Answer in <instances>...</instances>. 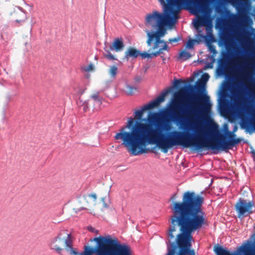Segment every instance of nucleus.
<instances>
[{"label":"nucleus","instance_id":"f257e3e1","mask_svg":"<svg viewBox=\"0 0 255 255\" xmlns=\"http://www.w3.org/2000/svg\"><path fill=\"white\" fill-rule=\"evenodd\" d=\"M158 117L157 113H149L147 123L134 122L133 118H130L127 125L120 129L115 138L122 140V144L134 156L148 153L150 149L147 146L150 144H155L165 153L174 146L190 147L191 133L174 130L171 133V136H167L160 128L153 127Z\"/></svg>","mask_w":255,"mask_h":255},{"label":"nucleus","instance_id":"f03ea898","mask_svg":"<svg viewBox=\"0 0 255 255\" xmlns=\"http://www.w3.org/2000/svg\"><path fill=\"white\" fill-rule=\"evenodd\" d=\"M202 201L192 195H185L183 202L175 203L171 218V226L167 234L168 242L179 248L177 255H195L191 246L192 233L208 225L205 213L201 209Z\"/></svg>","mask_w":255,"mask_h":255},{"label":"nucleus","instance_id":"7ed1b4c3","mask_svg":"<svg viewBox=\"0 0 255 255\" xmlns=\"http://www.w3.org/2000/svg\"><path fill=\"white\" fill-rule=\"evenodd\" d=\"M162 6L163 13L156 10L148 13L145 17L146 22L151 25L158 24L177 15L183 9H190L194 13H205L209 8L210 0H158ZM236 7L239 14L244 16L247 13V8L250 6L249 0H228Z\"/></svg>","mask_w":255,"mask_h":255},{"label":"nucleus","instance_id":"20e7f679","mask_svg":"<svg viewBox=\"0 0 255 255\" xmlns=\"http://www.w3.org/2000/svg\"><path fill=\"white\" fill-rule=\"evenodd\" d=\"M195 129V133L191 135L190 147L197 151L204 148L226 151L242 141L241 138H236L237 126H235L233 131H229L227 128L225 134H219L215 140H208L205 138L209 135L211 131L208 128L201 127L199 124L196 125Z\"/></svg>","mask_w":255,"mask_h":255},{"label":"nucleus","instance_id":"39448f33","mask_svg":"<svg viewBox=\"0 0 255 255\" xmlns=\"http://www.w3.org/2000/svg\"><path fill=\"white\" fill-rule=\"evenodd\" d=\"M187 89L182 88L179 92L174 94L175 99L172 101L169 108L165 113L171 116L173 121L177 123H183L184 127H188L189 129H193L190 128V124L195 121L196 115L200 114L203 117L208 116L211 111V104L209 101V97L206 95H203L200 99V103L188 107L181 114L177 112L178 102L185 95Z\"/></svg>","mask_w":255,"mask_h":255},{"label":"nucleus","instance_id":"423d86ee","mask_svg":"<svg viewBox=\"0 0 255 255\" xmlns=\"http://www.w3.org/2000/svg\"><path fill=\"white\" fill-rule=\"evenodd\" d=\"M93 241L97 243V247L85 246L80 255H131L130 248L119 244L117 239L96 237Z\"/></svg>","mask_w":255,"mask_h":255},{"label":"nucleus","instance_id":"0eeeda50","mask_svg":"<svg viewBox=\"0 0 255 255\" xmlns=\"http://www.w3.org/2000/svg\"><path fill=\"white\" fill-rule=\"evenodd\" d=\"M74 238L68 230H60L50 243L51 249L60 255H80L73 246Z\"/></svg>","mask_w":255,"mask_h":255},{"label":"nucleus","instance_id":"6e6552de","mask_svg":"<svg viewBox=\"0 0 255 255\" xmlns=\"http://www.w3.org/2000/svg\"><path fill=\"white\" fill-rule=\"evenodd\" d=\"M178 18V14L177 15H173V16L158 24L157 25L158 26L157 32H150L148 30H146L145 31L148 37L146 41L147 45L150 46L153 39L156 40V45L159 44V43H163V40H161L160 38L163 36L166 32L165 27H172L175 25ZM155 47H156V46H155Z\"/></svg>","mask_w":255,"mask_h":255},{"label":"nucleus","instance_id":"1a4fd4ad","mask_svg":"<svg viewBox=\"0 0 255 255\" xmlns=\"http://www.w3.org/2000/svg\"><path fill=\"white\" fill-rule=\"evenodd\" d=\"M214 251L217 255H255V242L247 240L232 253L219 245L215 246Z\"/></svg>","mask_w":255,"mask_h":255},{"label":"nucleus","instance_id":"9d476101","mask_svg":"<svg viewBox=\"0 0 255 255\" xmlns=\"http://www.w3.org/2000/svg\"><path fill=\"white\" fill-rule=\"evenodd\" d=\"M170 89L166 90L162 92L160 95L157 97L155 100L144 105L140 110L135 111L134 112L135 119L138 121L141 122L143 112L158 106L161 103L164 102L165 96L170 92Z\"/></svg>","mask_w":255,"mask_h":255},{"label":"nucleus","instance_id":"9b49d317","mask_svg":"<svg viewBox=\"0 0 255 255\" xmlns=\"http://www.w3.org/2000/svg\"><path fill=\"white\" fill-rule=\"evenodd\" d=\"M254 206L253 202H247L246 200L240 199L235 205V208L238 213L239 216L244 215L247 213L251 214L253 213L252 207Z\"/></svg>","mask_w":255,"mask_h":255},{"label":"nucleus","instance_id":"f8f14e48","mask_svg":"<svg viewBox=\"0 0 255 255\" xmlns=\"http://www.w3.org/2000/svg\"><path fill=\"white\" fill-rule=\"evenodd\" d=\"M187 194H188L189 195H192V197L194 198L195 199L197 198H200V199L202 201L200 208H201V209L202 210V205L204 203V198L199 195L196 194L194 192H191V191L185 192L182 196V201L179 202V203H181V202H183L184 197L185 196V195H187ZM177 197V193H175L174 194H173L170 197V200L172 201V202L171 203V207L172 215H171L170 218V221H171V217L172 216V215L173 214V211H172V208L173 207V205L175 203L179 202V201H176V199Z\"/></svg>","mask_w":255,"mask_h":255},{"label":"nucleus","instance_id":"ddd939ff","mask_svg":"<svg viewBox=\"0 0 255 255\" xmlns=\"http://www.w3.org/2000/svg\"><path fill=\"white\" fill-rule=\"evenodd\" d=\"M125 47V44L122 38H117L114 40L110 46L111 50H114L116 52H120L123 51Z\"/></svg>","mask_w":255,"mask_h":255},{"label":"nucleus","instance_id":"4468645a","mask_svg":"<svg viewBox=\"0 0 255 255\" xmlns=\"http://www.w3.org/2000/svg\"><path fill=\"white\" fill-rule=\"evenodd\" d=\"M140 54V51L136 48L129 47L125 52V59L129 60L130 58L135 59L138 57Z\"/></svg>","mask_w":255,"mask_h":255},{"label":"nucleus","instance_id":"2eb2a0df","mask_svg":"<svg viewBox=\"0 0 255 255\" xmlns=\"http://www.w3.org/2000/svg\"><path fill=\"white\" fill-rule=\"evenodd\" d=\"M89 199L92 200V203H91V204L95 205L96 203V200H97V195L96 194H90L88 195L86 198H85L83 199L84 201L87 200V205H83L82 206H79V208L77 209L78 210H82L84 209H87L88 208L90 207V204L88 202V200Z\"/></svg>","mask_w":255,"mask_h":255},{"label":"nucleus","instance_id":"dca6fc26","mask_svg":"<svg viewBox=\"0 0 255 255\" xmlns=\"http://www.w3.org/2000/svg\"><path fill=\"white\" fill-rule=\"evenodd\" d=\"M209 78V75L208 73H204L202 76V79L198 80L196 83V88L197 90H203L205 89V86L206 82Z\"/></svg>","mask_w":255,"mask_h":255},{"label":"nucleus","instance_id":"f3484780","mask_svg":"<svg viewBox=\"0 0 255 255\" xmlns=\"http://www.w3.org/2000/svg\"><path fill=\"white\" fill-rule=\"evenodd\" d=\"M156 46V40H155V41L154 42V44L153 46L152 47L151 49L152 50H155L158 49L156 51H159L160 52V54H162L163 53V50H165L167 51H169V48L166 42L163 40V43H159V44H157L156 47H155Z\"/></svg>","mask_w":255,"mask_h":255},{"label":"nucleus","instance_id":"a211bd4d","mask_svg":"<svg viewBox=\"0 0 255 255\" xmlns=\"http://www.w3.org/2000/svg\"><path fill=\"white\" fill-rule=\"evenodd\" d=\"M160 51H155L151 53H148L146 52H140L139 56L141 57L142 58H151L153 56L156 57L160 55Z\"/></svg>","mask_w":255,"mask_h":255},{"label":"nucleus","instance_id":"6ab92c4d","mask_svg":"<svg viewBox=\"0 0 255 255\" xmlns=\"http://www.w3.org/2000/svg\"><path fill=\"white\" fill-rule=\"evenodd\" d=\"M190 53L185 50H182L179 55V58L181 59L183 61H185L191 57Z\"/></svg>","mask_w":255,"mask_h":255},{"label":"nucleus","instance_id":"aec40b11","mask_svg":"<svg viewBox=\"0 0 255 255\" xmlns=\"http://www.w3.org/2000/svg\"><path fill=\"white\" fill-rule=\"evenodd\" d=\"M104 49L106 52L103 54L104 57L110 60H117V58L110 52L109 50L107 49V47H105Z\"/></svg>","mask_w":255,"mask_h":255},{"label":"nucleus","instance_id":"412c9836","mask_svg":"<svg viewBox=\"0 0 255 255\" xmlns=\"http://www.w3.org/2000/svg\"><path fill=\"white\" fill-rule=\"evenodd\" d=\"M118 73V68L115 65L110 66L109 74L112 78H115Z\"/></svg>","mask_w":255,"mask_h":255},{"label":"nucleus","instance_id":"4be33fe9","mask_svg":"<svg viewBox=\"0 0 255 255\" xmlns=\"http://www.w3.org/2000/svg\"><path fill=\"white\" fill-rule=\"evenodd\" d=\"M91 98L99 105L102 103V98L99 96V93L97 92L91 95Z\"/></svg>","mask_w":255,"mask_h":255},{"label":"nucleus","instance_id":"5701e85b","mask_svg":"<svg viewBox=\"0 0 255 255\" xmlns=\"http://www.w3.org/2000/svg\"><path fill=\"white\" fill-rule=\"evenodd\" d=\"M77 103L79 106H82L83 107V111L84 112H86L89 110V106L87 101H85L83 104H82L81 100L79 99L77 102Z\"/></svg>","mask_w":255,"mask_h":255},{"label":"nucleus","instance_id":"b1692460","mask_svg":"<svg viewBox=\"0 0 255 255\" xmlns=\"http://www.w3.org/2000/svg\"><path fill=\"white\" fill-rule=\"evenodd\" d=\"M222 39L224 42L226 48L227 49H229L232 46V43L230 38L228 37H224Z\"/></svg>","mask_w":255,"mask_h":255},{"label":"nucleus","instance_id":"393cba45","mask_svg":"<svg viewBox=\"0 0 255 255\" xmlns=\"http://www.w3.org/2000/svg\"><path fill=\"white\" fill-rule=\"evenodd\" d=\"M205 20L203 17L199 18L197 20L194 24L195 28H198L200 26H203L205 25Z\"/></svg>","mask_w":255,"mask_h":255},{"label":"nucleus","instance_id":"a878e982","mask_svg":"<svg viewBox=\"0 0 255 255\" xmlns=\"http://www.w3.org/2000/svg\"><path fill=\"white\" fill-rule=\"evenodd\" d=\"M127 94L128 95H132L134 92L136 90V89L135 87H131L129 85L127 86Z\"/></svg>","mask_w":255,"mask_h":255},{"label":"nucleus","instance_id":"bb28decb","mask_svg":"<svg viewBox=\"0 0 255 255\" xmlns=\"http://www.w3.org/2000/svg\"><path fill=\"white\" fill-rule=\"evenodd\" d=\"M195 40L194 39H189L186 44V47L189 49H192L194 47Z\"/></svg>","mask_w":255,"mask_h":255},{"label":"nucleus","instance_id":"cd10ccee","mask_svg":"<svg viewBox=\"0 0 255 255\" xmlns=\"http://www.w3.org/2000/svg\"><path fill=\"white\" fill-rule=\"evenodd\" d=\"M109 196H106L102 198L101 200L104 208H108L109 206Z\"/></svg>","mask_w":255,"mask_h":255},{"label":"nucleus","instance_id":"c85d7f7f","mask_svg":"<svg viewBox=\"0 0 255 255\" xmlns=\"http://www.w3.org/2000/svg\"><path fill=\"white\" fill-rule=\"evenodd\" d=\"M94 69V66L92 63H90L88 66L83 68L84 71L85 72H90Z\"/></svg>","mask_w":255,"mask_h":255},{"label":"nucleus","instance_id":"c756f323","mask_svg":"<svg viewBox=\"0 0 255 255\" xmlns=\"http://www.w3.org/2000/svg\"><path fill=\"white\" fill-rule=\"evenodd\" d=\"M176 247L174 246L172 248L169 249L168 252L165 255H174L175 254Z\"/></svg>","mask_w":255,"mask_h":255},{"label":"nucleus","instance_id":"7c9ffc66","mask_svg":"<svg viewBox=\"0 0 255 255\" xmlns=\"http://www.w3.org/2000/svg\"><path fill=\"white\" fill-rule=\"evenodd\" d=\"M20 14L22 15V18L21 19H16L15 21L17 22H23L25 20L26 18V16L24 13H23V12H20Z\"/></svg>","mask_w":255,"mask_h":255},{"label":"nucleus","instance_id":"2f4dec72","mask_svg":"<svg viewBox=\"0 0 255 255\" xmlns=\"http://www.w3.org/2000/svg\"><path fill=\"white\" fill-rule=\"evenodd\" d=\"M209 48L211 52H212L213 54H216L217 53V51L216 50L215 47L214 45H210L209 46Z\"/></svg>","mask_w":255,"mask_h":255},{"label":"nucleus","instance_id":"473e14b6","mask_svg":"<svg viewBox=\"0 0 255 255\" xmlns=\"http://www.w3.org/2000/svg\"><path fill=\"white\" fill-rule=\"evenodd\" d=\"M171 127V126L169 124H164L163 125V128H161L162 129L165 130V131H168L170 130Z\"/></svg>","mask_w":255,"mask_h":255},{"label":"nucleus","instance_id":"72a5a7b5","mask_svg":"<svg viewBox=\"0 0 255 255\" xmlns=\"http://www.w3.org/2000/svg\"><path fill=\"white\" fill-rule=\"evenodd\" d=\"M179 38H170L168 40V41L169 43H172L173 42H177L179 40Z\"/></svg>","mask_w":255,"mask_h":255},{"label":"nucleus","instance_id":"f704fd0d","mask_svg":"<svg viewBox=\"0 0 255 255\" xmlns=\"http://www.w3.org/2000/svg\"><path fill=\"white\" fill-rule=\"evenodd\" d=\"M182 82V81L181 80H177V79H176L174 80V86L175 87H176L177 86V85L181 83Z\"/></svg>","mask_w":255,"mask_h":255},{"label":"nucleus","instance_id":"c9c22d12","mask_svg":"<svg viewBox=\"0 0 255 255\" xmlns=\"http://www.w3.org/2000/svg\"><path fill=\"white\" fill-rule=\"evenodd\" d=\"M88 229L89 231H91L92 232H94L95 230V228H94L93 227H92L91 226V227H89L88 228Z\"/></svg>","mask_w":255,"mask_h":255},{"label":"nucleus","instance_id":"e433bc0d","mask_svg":"<svg viewBox=\"0 0 255 255\" xmlns=\"http://www.w3.org/2000/svg\"><path fill=\"white\" fill-rule=\"evenodd\" d=\"M194 86L192 85L188 86V88L191 91H193L194 90Z\"/></svg>","mask_w":255,"mask_h":255},{"label":"nucleus","instance_id":"4c0bfd02","mask_svg":"<svg viewBox=\"0 0 255 255\" xmlns=\"http://www.w3.org/2000/svg\"><path fill=\"white\" fill-rule=\"evenodd\" d=\"M244 75L245 76H247V77H248V76L249 74H248V72H247L246 70H245L244 71Z\"/></svg>","mask_w":255,"mask_h":255},{"label":"nucleus","instance_id":"58836bf2","mask_svg":"<svg viewBox=\"0 0 255 255\" xmlns=\"http://www.w3.org/2000/svg\"><path fill=\"white\" fill-rule=\"evenodd\" d=\"M94 232H95V233H96L97 234L98 233V231L95 230Z\"/></svg>","mask_w":255,"mask_h":255},{"label":"nucleus","instance_id":"ea45409f","mask_svg":"<svg viewBox=\"0 0 255 255\" xmlns=\"http://www.w3.org/2000/svg\"><path fill=\"white\" fill-rule=\"evenodd\" d=\"M253 153L254 154V156H255L254 158L255 159V151L253 152Z\"/></svg>","mask_w":255,"mask_h":255}]
</instances>
